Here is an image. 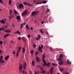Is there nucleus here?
<instances>
[{
    "instance_id": "nucleus-19",
    "label": "nucleus",
    "mask_w": 74,
    "mask_h": 74,
    "mask_svg": "<svg viewBox=\"0 0 74 74\" xmlns=\"http://www.w3.org/2000/svg\"><path fill=\"white\" fill-rule=\"evenodd\" d=\"M38 38H36V40H38L40 38H41L40 37V35H38Z\"/></svg>"
},
{
    "instance_id": "nucleus-20",
    "label": "nucleus",
    "mask_w": 74,
    "mask_h": 74,
    "mask_svg": "<svg viewBox=\"0 0 74 74\" xmlns=\"http://www.w3.org/2000/svg\"><path fill=\"white\" fill-rule=\"evenodd\" d=\"M25 48H23V50H22V51H23V53H25Z\"/></svg>"
},
{
    "instance_id": "nucleus-62",
    "label": "nucleus",
    "mask_w": 74,
    "mask_h": 74,
    "mask_svg": "<svg viewBox=\"0 0 74 74\" xmlns=\"http://www.w3.org/2000/svg\"><path fill=\"white\" fill-rule=\"evenodd\" d=\"M11 16L13 18V17H14V16H13V15H12L11 14Z\"/></svg>"
},
{
    "instance_id": "nucleus-16",
    "label": "nucleus",
    "mask_w": 74,
    "mask_h": 74,
    "mask_svg": "<svg viewBox=\"0 0 74 74\" xmlns=\"http://www.w3.org/2000/svg\"><path fill=\"white\" fill-rule=\"evenodd\" d=\"M21 71H22L23 74H27V73H26V72H25V71L24 70H22Z\"/></svg>"
},
{
    "instance_id": "nucleus-39",
    "label": "nucleus",
    "mask_w": 74,
    "mask_h": 74,
    "mask_svg": "<svg viewBox=\"0 0 74 74\" xmlns=\"http://www.w3.org/2000/svg\"><path fill=\"white\" fill-rule=\"evenodd\" d=\"M23 4L25 5H27V3L25 2L23 3Z\"/></svg>"
},
{
    "instance_id": "nucleus-51",
    "label": "nucleus",
    "mask_w": 74,
    "mask_h": 74,
    "mask_svg": "<svg viewBox=\"0 0 74 74\" xmlns=\"http://www.w3.org/2000/svg\"><path fill=\"white\" fill-rule=\"evenodd\" d=\"M38 72H36V73H35V74H38Z\"/></svg>"
},
{
    "instance_id": "nucleus-60",
    "label": "nucleus",
    "mask_w": 74,
    "mask_h": 74,
    "mask_svg": "<svg viewBox=\"0 0 74 74\" xmlns=\"http://www.w3.org/2000/svg\"><path fill=\"white\" fill-rule=\"evenodd\" d=\"M64 74H69V73H65Z\"/></svg>"
},
{
    "instance_id": "nucleus-33",
    "label": "nucleus",
    "mask_w": 74,
    "mask_h": 74,
    "mask_svg": "<svg viewBox=\"0 0 74 74\" xmlns=\"http://www.w3.org/2000/svg\"><path fill=\"white\" fill-rule=\"evenodd\" d=\"M21 48H22V47H20L18 49V51H21Z\"/></svg>"
},
{
    "instance_id": "nucleus-47",
    "label": "nucleus",
    "mask_w": 74,
    "mask_h": 74,
    "mask_svg": "<svg viewBox=\"0 0 74 74\" xmlns=\"http://www.w3.org/2000/svg\"><path fill=\"white\" fill-rule=\"evenodd\" d=\"M40 70H43V68L42 67H40Z\"/></svg>"
},
{
    "instance_id": "nucleus-45",
    "label": "nucleus",
    "mask_w": 74,
    "mask_h": 74,
    "mask_svg": "<svg viewBox=\"0 0 74 74\" xmlns=\"http://www.w3.org/2000/svg\"><path fill=\"white\" fill-rule=\"evenodd\" d=\"M33 47H34V48H36V45L35 44H34V45H33Z\"/></svg>"
},
{
    "instance_id": "nucleus-27",
    "label": "nucleus",
    "mask_w": 74,
    "mask_h": 74,
    "mask_svg": "<svg viewBox=\"0 0 74 74\" xmlns=\"http://www.w3.org/2000/svg\"><path fill=\"white\" fill-rule=\"evenodd\" d=\"M16 33H17V34H21V33L18 31H16Z\"/></svg>"
},
{
    "instance_id": "nucleus-50",
    "label": "nucleus",
    "mask_w": 74,
    "mask_h": 74,
    "mask_svg": "<svg viewBox=\"0 0 74 74\" xmlns=\"http://www.w3.org/2000/svg\"><path fill=\"white\" fill-rule=\"evenodd\" d=\"M0 2L2 3H3V1H2V0H0Z\"/></svg>"
},
{
    "instance_id": "nucleus-14",
    "label": "nucleus",
    "mask_w": 74,
    "mask_h": 74,
    "mask_svg": "<svg viewBox=\"0 0 74 74\" xmlns=\"http://www.w3.org/2000/svg\"><path fill=\"white\" fill-rule=\"evenodd\" d=\"M10 35V34H6L5 35H4V38H6V37H8Z\"/></svg>"
},
{
    "instance_id": "nucleus-42",
    "label": "nucleus",
    "mask_w": 74,
    "mask_h": 74,
    "mask_svg": "<svg viewBox=\"0 0 74 74\" xmlns=\"http://www.w3.org/2000/svg\"><path fill=\"white\" fill-rule=\"evenodd\" d=\"M27 5H29V6H31V5H30L29 4V3H27Z\"/></svg>"
},
{
    "instance_id": "nucleus-43",
    "label": "nucleus",
    "mask_w": 74,
    "mask_h": 74,
    "mask_svg": "<svg viewBox=\"0 0 74 74\" xmlns=\"http://www.w3.org/2000/svg\"><path fill=\"white\" fill-rule=\"evenodd\" d=\"M51 71V70H50V73L51 74H52V71Z\"/></svg>"
},
{
    "instance_id": "nucleus-2",
    "label": "nucleus",
    "mask_w": 74,
    "mask_h": 74,
    "mask_svg": "<svg viewBox=\"0 0 74 74\" xmlns=\"http://www.w3.org/2000/svg\"><path fill=\"white\" fill-rule=\"evenodd\" d=\"M42 47H40V46H39V47L38 48V50L41 53H42Z\"/></svg>"
},
{
    "instance_id": "nucleus-36",
    "label": "nucleus",
    "mask_w": 74,
    "mask_h": 74,
    "mask_svg": "<svg viewBox=\"0 0 74 74\" xmlns=\"http://www.w3.org/2000/svg\"><path fill=\"white\" fill-rule=\"evenodd\" d=\"M40 32L41 33H43V31H42V30L40 29Z\"/></svg>"
},
{
    "instance_id": "nucleus-29",
    "label": "nucleus",
    "mask_w": 74,
    "mask_h": 74,
    "mask_svg": "<svg viewBox=\"0 0 74 74\" xmlns=\"http://www.w3.org/2000/svg\"><path fill=\"white\" fill-rule=\"evenodd\" d=\"M26 28L27 29H29V27H28V25H27V24L26 25Z\"/></svg>"
},
{
    "instance_id": "nucleus-63",
    "label": "nucleus",
    "mask_w": 74,
    "mask_h": 74,
    "mask_svg": "<svg viewBox=\"0 0 74 74\" xmlns=\"http://www.w3.org/2000/svg\"><path fill=\"white\" fill-rule=\"evenodd\" d=\"M2 30H3H3H4V28H3L2 29Z\"/></svg>"
},
{
    "instance_id": "nucleus-17",
    "label": "nucleus",
    "mask_w": 74,
    "mask_h": 74,
    "mask_svg": "<svg viewBox=\"0 0 74 74\" xmlns=\"http://www.w3.org/2000/svg\"><path fill=\"white\" fill-rule=\"evenodd\" d=\"M0 22L2 23H5V22H4V20L0 21Z\"/></svg>"
},
{
    "instance_id": "nucleus-54",
    "label": "nucleus",
    "mask_w": 74,
    "mask_h": 74,
    "mask_svg": "<svg viewBox=\"0 0 74 74\" xmlns=\"http://www.w3.org/2000/svg\"><path fill=\"white\" fill-rule=\"evenodd\" d=\"M44 21H42L41 23V24H43L44 23Z\"/></svg>"
},
{
    "instance_id": "nucleus-26",
    "label": "nucleus",
    "mask_w": 74,
    "mask_h": 74,
    "mask_svg": "<svg viewBox=\"0 0 74 74\" xmlns=\"http://www.w3.org/2000/svg\"><path fill=\"white\" fill-rule=\"evenodd\" d=\"M52 65H53V66H58V64H55V63H53L52 64Z\"/></svg>"
},
{
    "instance_id": "nucleus-4",
    "label": "nucleus",
    "mask_w": 74,
    "mask_h": 74,
    "mask_svg": "<svg viewBox=\"0 0 74 74\" xmlns=\"http://www.w3.org/2000/svg\"><path fill=\"white\" fill-rule=\"evenodd\" d=\"M63 56L62 54L60 55V56L59 57V59H57V60L59 61V60H62V58L63 57Z\"/></svg>"
},
{
    "instance_id": "nucleus-8",
    "label": "nucleus",
    "mask_w": 74,
    "mask_h": 74,
    "mask_svg": "<svg viewBox=\"0 0 74 74\" xmlns=\"http://www.w3.org/2000/svg\"><path fill=\"white\" fill-rule=\"evenodd\" d=\"M9 55H8L4 59L6 60V61H7V60H8V59L9 58Z\"/></svg>"
},
{
    "instance_id": "nucleus-49",
    "label": "nucleus",
    "mask_w": 74,
    "mask_h": 74,
    "mask_svg": "<svg viewBox=\"0 0 74 74\" xmlns=\"http://www.w3.org/2000/svg\"><path fill=\"white\" fill-rule=\"evenodd\" d=\"M10 43L13 44V41H12V40L10 42Z\"/></svg>"
},
{
    "instance_id": "nucleus-40",
    "label": "nucleus",
    "mask_w": 74,
    "mask_h": 74,
    "mask_svg": "<svg viewBox=\"0 0 74 74\" xmlns=\"http://www.w3.org/2000/svg\"><path fill=\"white\" fill-rule=\"evenodd\" d=\"M18 40H21V37H19L18 38Z\"/></svg>"
},
{
    "instance_id": "nucleus-5",
    "label": "nucleus",
    "mask_w": 74,
    "mask_h": 74,
    "mask_svg": "<svg viewBox=\"0 0 74 74\" xmlns=\"http://www.w3.org/2000/svg\"><path fill=\"white\" fill-rule=\"evenodd\" d=\"M27 14V11L26 10L22 14V16H24V15H26Z\"/></svg>"
},
{
    "instance_id": "nucleus-31",
    "label": "nucleus",
    "mask_w": 74,
    "mask_h": 74,
    "mask_svg": "<svg viewBox=\"0 0 74 74\" xmlns=\"http://www.w3.org/2000/svg\"><path fill=\"white\" fill-rule=\"evenodd\" d=\"M23 24L22 23L21 25V29H22V28L23 27Z\"/></svg>"
},
{
    "instance_id": "nucleus-57",
    "label": "nucleus",
    "mask_w": 74,
    "mask_h": 74,
    "mask_svg": "<svg viewBox=\"0 0 74 74\" xmlns=\"http://www.w3.org/2000/svg\"><path fill=\"white\" fill-rule=\"evenodd\" d=\"M23 25H25L26 24V23H23Z\"/></svg>"
},
{
    "instance_id": "nucleus-3",
    "label": "nucleus",
    "mask_w": 74,
    "mask_h": 74,
    "mask_svg": "<svg viewBox=\"0 0 74 74\" xmlns=\"http://www.w3.org/2000/svg\"><path fill=\"white\" fill-rule=\"evenodd\" d=\"M37 13H38V12L33 11L31 15L32 16H34Z\"/></svg>"
},
{
    "instance_id": "nucleus-12",
    "label": "nucleus",
    "mask_w": 74,
    "mask_h": 74,
    "mask_svg": "<svg viewBox=\"0 0 74 74\" xmlns=\"http://www.w3.org/2000/svg\"><path fill=\"white\" fill-rule=\"evenodd\" d=\"M63 61H61L59 62V64L60 65H61L63 64Z\"/></svg>"
},
{
    "instance_id": "nucleus-38",
    "label": "nucleus",
    "mask_w": 74,
    "mask_h": 74,
    "mask_svg": "<svg viewBox=\"0 0 74 74\" xmlns=\"http://www.w3.org/2000/svg\"><path fill=\"white\" fill-rule=\"evenodd\" d=\"M33 52H34L33 51V50H32L31 51V54H33Z\"/></svg>"
},
{
    "instance_id": "nucleus-28",
    "label": "nucleus",
    "mask_w": 74,
    "mask_h": 74,
    "mask_svg": "<svg viewBox=\"0 0 74 74\" xmlns=\"http://www.w3.org/2000/svg\"><path fill=\"white\" fill-rule=\"evenodd\" d=\"M47 67H50V64H49V63H48L47 64Z\"/></svg>"
},
{
    "instance_id": "nucleus-15",
    "label": "nucleus",
    "mask_w": 74,
    "mask_h": 74,
    "mask_svg": "<svg viewBox=\"0 0 74 74\" xmlns=\"http://www.w3.org/2000/svg\"><path fill=\"white\" fill-rule=\"evenodd\" d=\"M16 18L17 19H18V20H21V17L19 16H17Z\"/></svg>"
},
{
    "instance_id": "nucleus-32",
    "label": "nucleus",
    "mask_w": 74,
    "mask_h": 74,
    "mask_svg": "<svg viewBox=\"0 0 74 74\" xmlns=\"http://www.w3.org/2000/svg\"><path fill=\"white\" fill-rule=\"evenodd\" d=\"M14 13H15V14H17V12H16V10H14Z\"/></svg>"
},
{
    "instance_id": "nucleus-6",
    "label": "nucleus",
    "mask_w": 74,
    "mask_h": 74,
    "mask_svg": "<svg viewBox=\"0 0 74 74\" xmlns=\"http://www.w3.org/2000/svg\"><path fill=\"white\" fill-rule=\"evenodd\" d=\"M42 61L44 62V64H43V66H46L47 65V62H46L45 61V60L44 59V58L42 59Z\"/></svg>"
},
{
    "instance_id": "nucleus-52",
    "label": "nucleus",
    "mask_w": 74,
    "mask_h": 74,
    "mask_svg": "<svg viewBox=\"0 0 74 74\" xmlns=\"http://www.w3.org/2000/svg\"><path fill=\"white\" fill-rule=\"evenodd\" d=\"M31 30H32L33 29V27H31Z\"/></svg>"
},
{
    "instance_id": "nucleus-37",
    "label": "nucleus",
    "mask_w": 74,
    "mask_h": 74,
    "mask_svg": "<svg viewBox=\"0 0 74 74\" xmlns=\"http://www.w3.org/2000/svg\"><path fill=\"white\" fill-rule=\"evenodd\" d=\"M45 73V71H42L41 72V73Z\"/></svg>"
},
{
    "instance_id": "nucleus-1",
    "label": "nucleus",
    "mask_w": 74,
    "mask_h": 74,
    "mask_svg": "<svg viewBox=\"0 0 74 74\" xmlns=\"http://www.w3.org/2000/svg\"><path fill=\"white\" fill-rule=\"evenodd\" d=\"M1 58H0V63H3V64H4V63L5 62L3 60V56H1L0 57Z\"/></svg>"
},
{
    "instance_id": "nucleus-46",
    "label": "nucleus",
    "mask_w": 74,
    "mask_h": 74,
    "mask_svg": "<svg viewBox=\"0 0 74 74\" xmlns=\"http://www.w3.org/2000/svg\"><path fill=\"white\" fill-rule=\"evenodd\" d=\"M18 55H19V54H18V53H16V56H17V57H18Z\"/></svg>"
},
{
    "instance_id": "nucleus-35",
    "label": "nucleus",
    "mask_w": 74,
    "mask_h": 74,
    "mask_svg": "<svg viewBox=\"0 0 74 74\" xmlns=\"http://www.w3.org/2000/svg\"><path fill=\"white\" fill-rule=\"evenodd\" d=\"M45 55H44V54L43 55H42V58H43V59H44V58H45Z\"/></svg>"
},
{
    "instance_id": "nucleus-24",
    "label": "nucleus",
    "mask_w": 74,
    "mask_h": 74,
    "mask_svg": "<svg viewBox=\"0 0 74 74\" xmlns=\"http://www.w3.org/2000/svg\"><path fill=\"white\" fill-rule=\"evenodd\" d=\"M12 2L11 1V0H10L9 1V4L10 5H11V2Z\"/></svg>"
},
{
    "instance_id": "nucleus-13",
    "label": "nucleus",
    "mask_w": 74,
    "mask_h": 74,
    "mask_svg": "<svg viewBox=\"0 0 74 74\" xmlns=\"http://www.w3.org/2000/svg\"><path fill=\"white\" fill-rule=\"evenodd\" d=\"M4 31L6 33H10L11 32V30H5Z\"/></svg>"
},
{
    "instance_id": "nucleus-23",
    "label": "nucleus",
    "mask_w": 74,
    "mask_h": 74,
    "mask_svg": "<svg viewBox=\"0 0 74 74\" xmlns=\"http://www.w3.org/2000/svg\"><path fill=\"white\" fill-rule=\"evenodd\" d=\"M60 71H63L64 70L63 68H61L60 69Z\"/></svg>"
},
{
    "instance_id": "nucleus-11",
    "label": "nucleus",
    "mask_w": 74,
    "mask_h": 74,
    "mask_svg": "<svg viewBox=\"0 0 74 74\" xmlns=\"http://www.w3.org/2000/svg\"><path fill=\"white\" fill-rule=\"evenodd\" d=\"M36 59L37 62H40V58L38 57H36Z\"/></svg>"
},
{
    "instance_id": "nucleus-56",
    "label": "nucleus",
    "mask_w": 74,
    "mask_h": 74,
    "mask_svg": "<svg viewBox=\"0 0 74 74\" xmlns=\"http://www.w3.org/2000/svg\"><path fill=\"white\" fill-rule=\"evenodd\" d=\"M46 33L47 35H48V32H46Z\"/></svg>"
},
{
    "instance_id": "nucleus-21",
    "label": "nucleus",
    "mask_w": 74,
    "mask_h": 74,
    "mask_svg": "<svg viewBox=\"0 0 74 74\" xmlns=\"http://www.w3.org/2000/svg\"><path fill=\"white\" fill-rule=\"evenodd\" d=\"M32 64L33 66H34L35 65V64L34 63V62L33 61H32Z\"/></svg>"
},
{
    "instance_id": "nucleus-44",
    "label": "nucleus",
    "mask_w": 74,
    "mask_h": 74,
    "mask_svg": "<svg viewBox=\"0 0 74 74\" xmlns=\"http://www.w3.org/2000/svg\"><path fill=\"white\" fill-rule=\"evenodd\" d=\"M27 37H28V38H30V35H27Z\"/></svg>"
},
{
    "instance_id": "nucleus-34",
    "label": "nucleus",
    "mask_w": 74,
    "mask_h": 74,
    "mask_svg": "<svg viewBox=\"0 0 74 74\" xmlns=\"http://www.w3.org/2000/svg\"><path fill=\"white\" fill-rule=\"evenodd\" d=\"M2 44H3V41L2 40L0 41V44L1 45H2Z\"/></svg>"
},
{
    "instance_id": "nucleus-30",
    "label": "nucleus",
    "mask_w": 74,
    "mask_h": 74,
    "mask_svg": "<svg viewBox=\"0 0 74 74\" xmlns=\"http://www.w3.org/2000/svg\"><path fill=\"white\" fill-rule=\"evenodd\" d=\"M38 51H36V52H35V55L36 56H37V54H38Z\"/></svg>"
},
{
    "instance_id": "nucleus-64",
    "label": "nucleus",
    "mask_w": 74,
    "mask_h": 74,
    "mask_svg": "<svg viewBox=\"0 0 74 74\" xmlns=\"http://www.w3.org/2000/svg\"><path fill=\"white\" fill-rule=\"evenodd\" d=\"M36 4H39V3L38 2V3H36Z\"/></svg>"
},
{
    "instance_id": "nucleus-25",
    "label": "nucleus",
    "mask_w": 74,
    "mask_h": 74,
    "mask_svg": "<svg viewBox=\"0 0 74 74\" xmlns=\"http://www.w3.org/2000/svg\"><path fill=\"white\" fill-rule=\"evenodd\" d=\"M42 3L43 4H45L46 3H47V1H43L42 2Z\"/></svg>"
},
{
    "instance_id": "nucleus-53",
    "label": "nucleus",
    "mask_w": 74,
    "mask_h": 74,
    "mask_svg": "<svg viewBox=\"0 0 74 74\" xmlns=\"http://www.w3.org/2000/svg\"><path fill=\"white\" fill-rule=\"evenodd\" d=\"M19 52H20V51H19L18 50V51H17V53H19Z\"/></svg>"
},
{
    "instance_id": "nucleus-22",
    "label": "nucleus",
    "mask_w": 74,
    "mask_h": 74,
    "mask_svg": "<svg viewBox=\"0 0 74 74\" xmlns=\"http://www.w3.org/2000/svg\"><path fill=\"white\" fill-rule=\"evenodd\" d=\"M12 11L11 10H10L9 13L10 15H11V13H12Z\"/></svg>"
},
{
    "instance_id": "nucleus-7",
    "label": "nucleus",
    "mask_w": 74,
    "mask_h": 74,
    "mask_svg": "<svg viewBox=\"0 0 74 74\" xmlns=\"http://www.w3.org/2000/svg\"><path fill=\"white\" fill-rule=\"evenodd\" d=\"M26 64L25 62L23 64V69H26Z\"/></svg>"
},
{
    "instance_id": "nucleus-59",
    "label": "nucleus",
    "mask_w": 74,
    "mask_h": 74,
    "mask_svg": "<svg viewBox=\"0 0 74 74\" xmlns=\"http://www.w3.org/2000/svg\"><path fill=\"white\" fill-rule=\"evenodd\" d=\"M42 2L39 3V4H42Z\"/></svg>"
},
{
    "instance_id": "nucleus-10",
    "label": "nucleus",
    "mask_w": 74,
    "mask_h": 74,
    "mask_svg": "<svg viewBox=\"0 0 74 74\" xmlns=\"http://www.w3.org/2000/svg\"><path fill=\"white\" fill-rule=\"evenodd\" d=\"M23 8V5L22 4H21L19 5V8Z\"/></svg>"
},
{
    "instance_id": "nucleus-55",
    "label": "nucleus",
    "mask_w": 74,
    "mask_h": 74,
    "mask_svg": "<svg viewBox=\"0 0 74 74\" xmlns=\"http://www.w3.org/2000/svg\"><path fill=\"white\" fill-rule=\"evenodd\" d=\"M11 19V16H9V19Z\"/></svg>"
},
{
    "instance_id": "nucleus-18",
    "label": "nucleus",
    "mask_w": 74,
    "mask_h": 74,
    "mask_svg": "<svg viewBox=\"0 0 74 74\" xmlns=\"http://www.w3.org/2000/svg\"><path fill=\"white\" fill-rule=\"evenodd\" d=\"M71 62H69V60H67V63L68 64H71Z\"/></svg>"
},
{
    "instance_id": "nucleus-61",
    "label": "nucleus",
    "mask_w": 74,
    "mask_h": 74,
    "mask_svg": "<svg viewBox=\"0 0 74 74\" xmlns=\"http://www.w3.org/2000/svg\"><path fill=\"white\" fill-rule=\"evenodd\" d=\"M49 49L50 50H52V48H49Z\"/></svg>"
},
{
    "instance_id": "nucleus-41",
    "label": "nucleus",
    "mask_w": 74,
    "mask_h": 74,
    "mask_svg": "<svg viewBox=\"0 0 74 74\" xmlns=\"http://www.w3.org/2000/svg\"><path fill=\"white\" fill-rule=\"evenodd\" d=\"M53 67H52L51 68L50 70L52 71H53Z\"/></svg>"
},
{
    "instance_id": "nucleus-58",
    "label": "nucleus",
    "mask_w": 74,
    "mask_h": 74,
    "mask_svg": "<svg viewBox=\"0 0 74 74\" xmlns=\"http://www.w3.org/2000/svg\"><path fill=\"white\" fill-rule=\"evenodd\" d=\"M47 11H49L50 10H49V9H47Z\"/></svg>"
},
{
    "instance_id": "nucleus-48",
    "label": "nucleus",
    "mask_w": 74,
    "mask_h": 74,
    "mask_svg": "<svg viewBox=\"0 0 74 74\" xmlns=\"http://www.w3.org/2000/svg\"><path fill=\"white\" fill-rule=\"evenodd\" d=\"M15 51H13V54H15Z\"/></svg>"
},
{
    "instance_id": "nucleus-9",
    "label": "nucleus",
    "mask_w": 74,
    "mask_h": 74,
    "mask_svg": "<svg viewBox=\"0 0 74 74\" xmlns=\"http://www.w3.org/2000/svg\"><path fill=\"white\" fill-rule=\"evenodd\" d=\"M22 65L21 64L20 65V66L19 67V70L20 71H21L22 70Z\"/></svg>"
}]
</instances>
